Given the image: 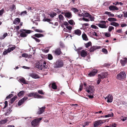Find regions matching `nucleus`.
Here are the masks:
<instances>
[{
  "instance_id": "nucleus-1",
  "label": "nucleus",
  "mask_w": 127,
  "mask_h": 127,
  "mask_svg": "<svg viewBox=\"0 0 127 127\" xmlns=\"http://www.w3.org/2000/svg\"><path fill=\"white\" fill-rule=\"evenodd\" d=\"M46 64V63L44 61L40 60L36 63L35 67L41 70L43 68H48V66Z\"/></svg>"
},
{
  "instance_id": "nucleus-2",
  "label": "nucleus",
  "mask_w": 127,
  "mask_h": 127,
  "mask_svg": "<svg viewBox=\"0 0 127 127\" xmlns=\"http://www.w3.org/2000/svg\"><path fill=\"white\" fill-rule=\"evenodd\" d=\"M20 32H21L20 34V36L22 37H26L28 34L31 32V31L25 29H21Z\"/></svg>"
},
{
  "instance_id": "nucleus-3",
  "label": "nucleus",
  "mask_w": 127,
  "mask_h": 127,
  "mask_svg": "<svg viewBox=\"0 0 127 127\" xmlns=\"http://www.w3.org/2000/svg\"><path fill=\"white\" fill-rule=\"evenodd\" d=\"M126 77V74L125 71H121L117 76V78L120 80H122Z\"/></svg>"
},
{
  "instance_id": "nucleus-4",
  "label": "nucleus",
  "mask_w": 127,
  "mask_h": 127,
  "mask_svg": "<svg viewBox=\"0 0 127 127\" xmlns=\"http://www.w3.org/2000/svg\"><path fill=\"white\" fill-rule=\"evenodd\" d=\"M42 118H37L31 122V125L34 127L38 126L39 125V121L42 119Z\"/></svg>"
},
{
  "instance_id": "nucleus-5",
  "label": "nucleus",
  "mask_w": 127,
  "mask_h": 127,
  "mask_svg": "<svg viewBox=\"0 0 127 127\" xmlns=\"http://www.w3.org/2000/svg\"><path fill=\"white\" fill-rule=\"evenodd\" d=\"M28 96L29 97H33L36 98H42V96L40 95L37 94L35 93H31L27 94Z\"/></svg>"
},
{
  "instance_id": "nucleus-6",
  "label": "nucleus",
  "mask_w": 127,
  "mask_h": 127,
  "mask_svg": "<svg viewBox=\"0 0 127 127\" xmlns=\"http://www.w3.org/2000/svg\"><path fill=\"white\" fill-rule=\"evenodd\" d=\"M106 24V22L105 21H101L100 23L96 24V25L101 28L106 29L107 28V27Z\"/></svg>"
},
{
  "instance_id": "nucleus-7",
  "label": "nucleus",
  "mask_w": 127,
  "mask_h": 127,
  "mask_svg": "<svg viewBox=\"0 0 127 127\" xmlns=\"http://www.w3.org/2000/svg\"><path fill=\"white\" fill-rule=\"evenodd\" d=\"M64 65V63L63 61L61 60H59L57 61L55 64V67L59 68L62 67Z\"/></svg>"
},
{
  "instance_id": "nucleus-8",
  "label": "nucleus",
  "mask_w": 127,
  "mask_h": 127,
  "mask_svg": "<svg viewBox=\"0 0 127 127\" xmlns=\"http://www.w3.org/2000/svg\"><path fill=\"white\" fill-rule=\"evenodd\" d=\"M105 121L104 120H100L95 121L94 123V126L97 127L98 126H101L102 124L104 123Z\"/></svg>"
},
{
  "instance_id": "nucleus-9",
  "label": "nucleus",
  "mask_w": 127,
  "mask_h": 127,
  "mask_svg": "<svg viewBox=\"0 0 127 127\" xmlns=\"http://www.w3.org/2000/svg\"><path fill=\"white\" fill-rule=\"evenodd\" d=\"M86 91L88 93L92 94L93 95V93L95 90L94 87L92 86H90L86 88Z\"/></svg>"
},
{
  "instance_id": "nucleus-10",
  "label": "nucleus",
  "mask_w": 127,
  "mask_h": 127,
  "mask_svg": "<svg viewBox=\"0 0 127 127\" xmlns=\"http://www.w3.org/2000/svg\"><path fill=\"white\" fill-rule=\"evenodd\" d=\"M108 74L107 72H102L98 75V77L99 78L103 79L107 77Z\"/></svg>"
},
{
  "instance_id": "nucleus-11",
  "label": "nucleus",
  "mask_w": 127,
  "mask_h": 127,
  "mask_svg": "<svg viewBox=\"0 0 127 127\" xmlns=\"http://www.w3.org/2000/svg\"><path fill=\"white\" fill-rule=\"evenodd\" d=\"M97 71L98 70L96 69H94L88 74V76L90 77L93 76L95 75Z\"/></svg>"
},
{
  "instance_id": "nucleus-12",
  "label": "nucleus",
  "mask_w": 127,
  "mask_h": 127,
  "mask_svg": "<svg viewBox=\"0 0 127 127\" xmlns=\"http://www.w3.org/2000/svg\"><path fill=\"white\" fill-rule=\"evenodd\" d=\"M27 97H24L21 99L20 100L18 103V106L21 105L23 103H24V101L28 99Z\"/></svg>"
},
{
  "instance_id": "nucleus-13",
  "label": "nucleus",
  "mask_w": 127,
  "mask_h": 127,
  "mask_svg": "<svg viewBox=\"0 0 127 127\" xmlns=\"http://www.w3.org/2000/svg\"><path fill=\"white\" fill-rule=\"evenodd\" d=\"M107 98V101L108 102L111 103L113 100V97L111 95H107L106 97H105V99Z\"/></svg>"
},
{
  "instance_id": "nucleus-14",
  "label": "nucleus",
  "mask_w": 127,
  "mask_h": 127,
  "mask_svg": "<svg viewBox=\"0 0 127 127\" xmlns=\"http://www.w3.org/2000/svg\"><path fill=\"white\" fill-rule=\"evenodd\" d=\"M109 9L111 11L117 10L119 8L117 6L114 5H111L109 7Z\"/></svg>"
},
{
  "instance_id": "nucleus-15",
  "label": "nucleus",
  "mask_w": 127,
  "mask_h": 127,
  "mask_svg": "<svg viewBox=\"0 0 127 127\" xmlns=\"http://www.w3.org/2000/svg\"><path fill=\"white\" fill-rule=\"evenodd\" d=\"M45 108V106L42 107L39 109V110L37 112V114L40 115L44 111V110Z\"/></svg>"
},
{
  "instance_id": "nucleus-16",
  "label": "nucleus",
  "mask_w": 127,
  "mask_h": 127,
  "mask_svg": "<svg viewBox=\"0 0 127 127\" xmlns=\"http://www.w3.org/2000/svg\"><path fill=\"white\" fill-rule=\"evenodd\" d=\"M120 62L122 66H124L127 63V59L126 58H123L120 60Z\"/></svg>"
},
{
  "instance_id": "nucleus-17",
  "label": "nucleus",
  "mask_w": 127,
  "mask_h": 127,
  "mask_svg": "<svg viewBox=\"0 0 127 127\" xmlns=\"http://www.w3.org/2000/svg\"><path fill=\"white\" fill-rule=\"evenodd\" d=\"M19 81L23 83L24 84H28V81H26L25 79L23 77H21L19 79Z\"/></svg>"
},
{
  "instance_id": "nucleus-18",
  "label": "nucleus",
  "mask_w": 127,
  "mask_h": 127,
  "mask_svg": "<svg viewBox=\"0 0 127 127\" xmlns=\"http://www.w3.org/2000/svg\"><path fill=\"white\" fill-rule=\"evenodd\" d=\"M80 55L83 57H85L87 55V53L84 50H82L80 52Z\"/></svg>"
},
{
  "instance_id": "nucleus-19",
  "label": "nucleus",
  "mask_w": 127,
  "mask_h": 127,
  "mask_svg": "<svg viewBox=\"0 0 127 127\" xmlns=\"http://www.w3.org/2000/svg\"><path fill=\"white\" fill-rule=\"evenodd\" d=\"M65 16L66 17L68 18H70L71 17L72 14L70 12H65Z\"/></svg>"
},
{
  "instance_id": "nucleus-20",
  "label": "nucleus",
  "mask_w": 127,
  "mask_h": 127,
  "mask_svg": "<svg viewBox=\"0 0 127 127\" xmlns=\"http://www.w3.org/2000/svg\"><path fill=\"white\" fill-rule=\"evenodd\" d=\"M30 76L33 78L37 79L39 78V76L37 74L35 73H32L30 74Z\"/></svg>"
},
{
  "instance_id": "nucleus-21",
  "label": "nucleus",
  "mask_w": 127,
  "mask_h": 127,
  "mask_svg": "<svg viewBox=\"0 0 127 127\" xmlns=\"http://www.w3.org/2000/svg\"><path fill=\"white\" fill-rule=\"evenodd\" d=\"M75 34L78 36H80L81 34V31L79 29L75 30L74 31Z\"/></svg>"
},
{
  "instance_id": "nucleus-22",
  "label": "nucleus",
  "mask_w": 127,
  "mask_h": 127,
  "mask_svg": "<svg viewBox=\"0 0 127 127\" xmlns=\"http://www.w3.org/2000/svg\"><path fill=\"white\" fill-rule=\"evenodd\" d=\"M82 37L83 39L85 41H87L88 40L87 35L84 33L82 34Z\"/></svg>"
},
{
  "instance_id": "nucleus-23",
  "label": "nucleus",
  "mask_w": 127,
  "mask_h": 127,
  "mask_svg": "<svg viewBox=\"0 0 127 127\" xmlns=\"http://www.w3.org/2000/svg\"><path fill=\"white\" fill-rule=\"evenodd\" d=\"M20 21V19L19 18H16L13 22V24H18Z\"/></svg>"
},
{
  "instance_id": "nucleus-24",
  "label": "nucleus",
  "mask_w": 127,
  "mask_h": 127,
  "mask_svg": "<svg viewBox=\"0 0 127 127\" xmlns=\"http://www.w3.org/2000/svg\"><path fill=\"white\" fill-rule=\"evenodd\" d=\"M32 56V55H29L25 53L22 55V57L29 58Z\"/></svg>"
},
{
  "instance_id": "nucleus-25",
  "label": "nucleus",
  "mask_w": 127,
  "mask_h": 127,
  "mask_svg": "<svg viewBox=\"0 0 127 127\" xmlns=\"http://www.w3.org/2000/svg\"><path fill=\"white\" fill-rule=\"evenodd\" d=\"M55 53L57 55H60L61 53L60 49L59 48L56 49L55 51Z\"/></svg>"
},
{
  "instance_id": "nucleus-26",
  "label": "nucleus",
  "mask_w": 127,
  "mask_h": 127,
  "mask_svg": "<svg viewBox=\"0 0 127 127\" xmlns=\"http://www.w3.org/2000/svg\"><path fill=\"white\" fill-rule=\"evenodd\" d=\"M105 14L107 15L109 17H113L114 16V15L113 14L111 13L110 12H108V11L105 12Z\"/></svg>"
},
{
  "instance_id": "nucleus-27",
  "label": "nucleus",
  "mask_w": 127,
  "mask_h": 127,
  "mask_svg": "<svg viewBox=\"0 0 127 127\" xmlns=\"http://www.w3.org/2000/svg\"><path fill=\"white\" fill-rule=\"evenodd\" d=\"M110 25H111L114 26L115 27H118L119 25V24L118 23L115 22H111L110 23Z\"/></svg>"
},
{
  "instance_id": "nucleus-28",
  "label": "nucleus",
  "mask_w": 127,
  "mask_h": 127,
  "mask_svg": "<svg viewBox=\"0 0 127 127\" xmlns=\"http://www.w3.org/2000/svg\"><path fill=\"white\" fill-rule=\"evenodd\" d=\"M34 36L36 37L39 38L41 37H43L44 35L43 34L40 33H37L35 34Z\"/></svg>"
},
{
  "instance_id": "nucleus-29",
  "label": "nucleus",
  "mask_w": 127,
  "mask_h": 127,
  "mask_svg": "<svg viewBox=\"0 0 127 127\" xmlns=\"http://www.w3.org/2000/svg\"><path fill=\"white\" fill-rule=\"evenodd\" d=\"M10 52L8 49H5L4 51L3 52L2 54L4 55H5Z\"/></svg>"
},
{
  "instance_id": "nucleus-30",
  "label": "nucleus",
  "mask_w": 127,
  "mask_h": 127,
  "mask_svg": "<svg viewBox=\"0 0 127 127\" xmlns=\"http://www.w3.org/2000/svg\"><path fill=\"white\" fill-rule=\"evenodd\" d=\"M108 20L110 22H115L117 21V20L116 18L112 17L108 18Z\"/></svg>"
},
{
  "instance_id": "nucleus-31",
  "label": "nucleus",
  "mask_w": 127,
  "mask_h": 127,
  "mask_svg": "<svg viewBox=\"0 0 127 127\" xmlns=\"http://www.w3.org/2000/svg\"><path fill=\"white\" fill-rule=\"evenodd\" d=\"M25 91H20L18 94L17 95L19 97H20L22 95H23L25 94Z\"/></svg>"
},
{
  "instance_id": "nucleus-32",
  "label": "nucleus",
  "mask_w": 127,
  "mask_h": 127,
  "mask_svg": "<svg viewBox=\"0 0 127 127\" xmlns=\"http://www.w3.org/2000/svg\"><path fill=\"white\" fill-rule=\"evenodd\" d=\"M59 20L61 21H63L64 19V17L61 14H60L59 16Z\"/></svg>"
},
{
  "instance_id": "nucleus-33",
  "label": "nucleus",
  "mask_w": 127,
  "mask_h": 127,
  "mask_svg": "<svg viewBox=\"0 0 127 127\" xmlns=\"http://www.w3.org/2000/svg\"><path fill=\"white\" fill-rule=\"evenodd\" d=\"M114 116L113 113L112 112H111V113L108 114L107 115H106L104 116L105 117H113Z\"/></svg>"
},
{
  "instance_id": "nucleus-34",
  "label": "nucleus",
  "mask_w": 127,
  "mask_h": 127,
  "mask_svg": "<svg viewBox=\"0 0 127 127\" xmlns=\"http://www.w3.org/2000/svg\"><path fill=\"white\" fill-rule=\"evenodd\" d=\"M17 96L15 95V96L13 97L11 99V103H12L17 98Z\"/></svg>"
},
{
  "instance_id": "nucleus-35",
  "label": "nucleus",
  "mask_w": 127,
  "mask_h": 127,
  "mask_svg": "<svg viewBox=\"0 0 127 127\" xmlns=\"http://www.w3.org/2000/svg\"><path fill=\"white\" fill-rule=\"evenodd\" d=\"M97 48L96 47L93 46L91 47L90 49V52H93Z\"/></svg>"
},
{
  "instance_id": "nucleus-36",
  "label": "nucleus",
  "mask_w": 127,
  "mask_h": 127,
  "mask_svg": "<svg viewBox=\"0 0 127 127\" xmlns=\"http://www.w3.org/2000/svg\"><path fill=\"white\" fill-rule=\"evenodd\" d=\"M7 121V120L6 119L1 120L0 121V124H4L6 123Z\"/></svg>"
},
{
  "instance_id": "nucleus-37",
  "label": "nucleus",
  "mask_w": 127,
  "mask_h": 127,
  "mask_svg": "<svg viewBox=\"0 0 127 127\" xmlns=\"http://www.w3.org/2000/svg\"><path fill=\"white\" fill-rule=\"evenodd\" d=\"M16 47L15 45H14L13 46L9 48L8 49L9 50L10 52L11 51H12L14 50L15 49Z\"/></svg>"
},
{
  "instance_id": "nucleus-38",
  "label": "nucleus",
  "mask_w": 127,
  "mask_h": 127,
  "mask_svg": "<svg viewBox=\"0 0 127 127\" xmlns=\"http://www.w3.org/2000/svg\"><path fill=\"white\" fill-rule=\"evenodd\" d=\"M68 22L69 24L71 25H73L75 24V23L72 20H70L68 21Z\"/></svg>"
},
{
  "instance_id": "nucleus-39",
  "label": "nucleus",
  "mask_w": 127,
  "mask_h": 127,
  "mask_svg": "<svg viewBox=\"0 0 127 127\" xmlns=\"http://www.w3.org/2000/svg\"><path fill=\"white\" fill-rule=\"evenodd\" d=\"M52 87L54 89H55L57 88V86L55 83H53L52 84Z\"/></svg>"
},
{
  "instance_id": "nucleus-40",
  "label": "nucleus",
  "mask_w": 127,
  "mask_h": 127,
  "mask_svg": "<svg viewBox=\"0 0 127 127\" xmlns=\"http://www.w3.org/2000/svg\"><path fill=\"white\" fill-rule=\"evenodd\" d=\"M91 45V43L90 42H89L88 43H87L86 44H85L86 47V48H88L89 46H90Z\"/></svg>"
},
{
  "instance_id": "nucleus-41",
  "label": "nucleus",
  "mask_w": 127,
  "mask_h": 127,
  "mask_svg": "<svg viewBox=\"0 0 127 127\" xmlns=\"http://www.w3.org/2000/svg\"><path fill=\"white\" fill-rule=\"evenodd\" d=\"M114 27L112 26H109L108 29V30L109 32H111L112 30H114Z\"/></svg>"
},
{
  "instance_id": "nucleus-42",
  "label": "nucleus",
  "mask_w": 127,
  "mask_h": 127,
  "mask_svg": "<svg viewBox=\"0 0 127 127\" xmlns=\"http://www.w3.org/2000/svg\"><path fill=\"white\" fill-rule=\"evenodd\" d=\"M47 58L49 60H51L53 59L52 56L50 54H48L47 56Z\"/></svg>"
},
{
  "instance_id": "nucleus-43",
  "label": "nucleus",
  "mask_w": 127,
  "mask_h": 127,
  "mask_svg": "<svg viewBox=\"0 0 127 127\" xmlns=\"http://www.w3.org/2000/svg\"><path fill=\"white\" fill-rule=\"evenodd\" d=\"M43 21L44 22L47 21L48 22H50L51 21V20L50 19L47 18H44L43 20Z\"/></svg>"
},
{
  "instance_id": "nucleus-44",
  "label": "nucleus",
  "mask_w": 127,
  "mask_h": 127,
  "mask_svg": "<svg viewBox=\"0 0 127 127\" xmlns=\"http://www.w3.org/2000/svg\"><path fill=\"white\" fill-rule=\"evenodd\" d=\"M123 14L124 17L125 18H127V11H124L123 12Z\"/></svg>"
},
{
  "instance_id": "nucleus-45",
  "label": "nucleus",
  "mask_w": 127,
  "mask_h": 127,
  "mask_svg": "<svg viewBox=\"0 0 127 127\" xmlns=\"http://www.w3.org/2000/svg\"><path fill=\"white\" fill-rule=\"evenodd\" d=\"M102 51L105 54H107V50L105 48H103L102 49Z\"/></svg>"
},
{
  "instance_id": "nucleus-46",
  "label": "nucleus",
  "mask_w": 127,
  "mask_h": 127,
  "mask_svg": "<svg viewBox=\"0 0 127 127\" xmlns=\"http://www.w3.org/2000/svg\"><path fill=\"white\" fill-rule=\"evenodd\" d=\"M27 13V11H25L22 12L21 13L20 15L21 16H24L25 14H26Z\"/></svg>"
},
{
  "instance_id": "nucleus-47",
  "label": "nucleus",
  "mask_w": 127,
  "mask_h": 127,
  "mask_svg": "<svg viewBox=\"0 0 127 127\" xmlns=\"http://www.w3.org/2000/svg\"><path fill=\"white\" fill-rule=\"evenodd\" d=\"M89 18L90 19V20L91 21H93L94 20L95 18L93 17L92 16L90 15L89 17Z\"/></svg>"
},
{
  "instance_id": "nucleus-48",
  "label": "nucleus",
  "mask_w": 127,
  "mask_h": 127,
  "mask_svg": "<svg viewBox=\"0 0 127 127\" xmlns=\"http://www.w3.org/2000/svg\"><path fill=\"white\" fill-rule=\"evenodd\" d=\"M13 96V95L12 94H9L8 96H7L6 98V99H9Z\"/></svg>"
},
{
  "instance_id": "nucleus-49",
  "label": "nucleus",
  "mask_w": 127,
  "mask_h": 127,
  "mask_svg": "<svg viewBox=\"0 0 127 127\" xmlns=\"http://www.w3.org/2000/svg\"><path fill=\"white\" fill-rule=\"evenodd\" d=\"M35 31L38 32H43V31L41 30V29H36L35 30Z\"/></svg>"
},
{
  "instance_id": "nucleus-50",
  "label": "nucleus",
  "mask_w": 127,
  "mask_h": 127,
  "mask_svg": "<svg viewBox=\"0 0 127 127\" xmlns=\"http://www.w3.org/2000/svg\"><path fill=\"white\" fill-rule=\"evenodd\" d=\"M91 27L93 29H98V28L96 26L94 25H92L91 26Z\"/></svg>"
},
{
  "instance_id": "nucleus-51",
  "label": "nucleus",
  "mask_w": 127,
  "mask_h": 127,
  "mask_svg": "<svg viewBox=\"0 0 127 127\" xmlns=\"http://www.w3.org/2000/svg\"><path fill=\"white\" fill-rule=\"evenodd\" d=\"M105 35L106 37H109L110 36V34L109 33L105 32Z\"/></svg>"
},
{
  "instance_id": "nucleus-52",
  "label": "nucleus",
  "mask_w": 127,
  "mask_h": 127,
  "mask_svg": "<svg viewBox=\"0 0 127 127\" xmlns=\"http://www.w3.org/2000/svg\"><path fill=\"white\" fill-rule=\"evenodd\" d=\"M7 35V33H4L3 35V36L1 37V39H3Z\"/></svg>"
},
{
  "instance_id": "nucleus-53",
  "label": "nucleus",
  "mask_w": 127,
  "mask_h": 127,
  "mask_svg": "<svg viewBox=\"0 0 127 127\" xmlns=\"http://www.w3.org/2000/svg\"><path fill=\"white\" fill-rule=\"evenodd\" d=\"M83 88V85L81 84V85L80 86V87L79 90L78 91L79 92H81L82 90V89Z\"/></svg>"
},
{
  "instance_id": "nucleus-54",
  "label": "nucleus",
  "mask_w": 127,
  "mask_h": 127,
  "mask_svg": "<svg viewBox=\"0 0 127 127\" xmlns=\"http://www.w3.org/2000/svg\"><path fill=\"white\" fill-rule=\"evenodd\" d=\"M56 14L55 13H51L50 14V16L51 17L53 18L55 16H56Z\"/></svg>"
},
{
  "instance_id": "nucleus-55",
  "label": "nucleus",
  "mask_w": 127,
  "mask_h": 127,
  "mask_svg": "<svg viewBox=\"0 0 127 127\" xmlns=\"http://www.w3.org/2000/svg\"><path fill=\"white\" fill-rule=\"evenodd\" d=\"M66 28L69 30H71L72 29V27L70 26L69 25L66 27Z\"/></svg>"
},
{
  "instance_id": "nucleus-56",
  "label": "nucleus",
  "mask_w": 127,
  "mask_h": 127,
  "mask_svg": "<svg viewBox=\"0 0 127 127\" xmlns=\"http://www.w3.org/2000/svg\"><path fill=\"white\" fill-rule=\"evenodd\" d=\"M11 9L12 10H13L14 9H15L16 7L15 5H13L11 7Z\"/></svg>"
},
{
  "instance_id": "nucleus-57",
  "label": "nucleus",
  "mask_w": 127,
  "mask_h": 127,
  "mask_svg": "<svg viewBox=\"0 0 127 127\" xmlns=\"http://www.w3.org/2000/svg\"><path fill=\"white\" fill-rule=\"evenodd\" d=\"M64 25H65L66 27L69 25V24L66 22H65L64 23Z\"/></svg>"
},
{
  "instance_id": "nucleus-58",
  "label": "nucleus",
  "mask_w": 127,
  "mask_h": 127,
  "mask_svg": "<svg viewBox=\"0 0 127 127\" xmlns=\"http://www.w3.org/2000/svg\"><path fill=\"white\" fill-rule=\"evenodd\" d=\"M98 80L97 81V84H99L101 81V78H99L98 77Z\"/></svg>"
},
{
  "instance_id": "nucleus-59",
  "label": "nucleus",
  "mask_w": 127,
  "mask_h": 127,
  "mask_svg": "<svg viewBox=\"0 0 127 127\" xmlns=\"http://www.w3.org/2000/svg\"><path fill=\"white\" fill-rule=\"evenodd\" d=\"M73 11L75 12H78V10L77 9L73 8H72Z\"/></svg>"
},
{
  "instance_id": "nucleus-60",
  "label": "nucleus",
  "mask_w": 127,
  "mask_h": 127,
  "mask_svg": "<svg viewBox=\"0 0 127 127\" xmlns=\"http://www.w3.org/2000/svg\"><path fill=\"white\" fill-rule=\"evenodd\" d=\"M127 26V25L125 23H122L121 24V26L122 27H126Z\"/></svg>"
},
{
  "instance_id": "nucleus-61",
  "label": "nucleus",
  "mask_w": 127,
  "mask_h": 127,
  "mask_svg": "<svg viewBox=\"0 0 127 127\" xmlns=\"http://www.w3.org/2000/svg\"><path fill=\"white\" fill-rule=\"evenodd\" d=\"M33 38L35 39L36 42H40V40L39 39L35 37Z\"/></svg>"
},
{
  "instance_id": "nucleus-62",
  "label": "nucleus",
  "mask_w": 127,
  "mask_h": 127,
  "mask_svg": "<svg viewBox=\"0 0 127 127\" xmlns=\"http://www.w3.org/2000/svg\"><path fill=\"white\" fill-rule=\"evenodd\" d=\"M117 16L119 18H121L123 17V15L122 14H120L117 15Z\"/></svg>"
},
{
  "instance_id": "nucleus-63",
  "label": "nucleus",
  "mask_w": 127,
  "mask_h": 127,
  "mask_svg": "<svg viewBox=\"0 0 127 127\" xmlns=\"http://www.w3.org/2000/svg\"><path fill=\"white\" fill-rule=\"evenodd\" d=\"M85 16L87 17H89L90 15L88 13H86L85 14Z\"/></svg>"
},
{
  "instance_id": "nucleus-64",
  "label": "nucleus",
  "mask_w": 127,
  "mask_h": 127,
  "mask_svg": "<svg viewBox=\"0 0 127 127\" xmlns=\"http://www.w3.org/2000/svg\"><path fill=\"white\" fill-rule=\"evenodd\" d=\"M70 105L72 106H73L75 108L77 107L78 106V105L76 104H70Z\"/></svg>"
}]
</instances>
